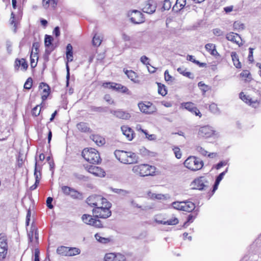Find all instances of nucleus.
Masks as SVG:
<instances>
[{
  "label": "nucleus",
  "instance_id": "obj_11",
  "mask_svg": "<svg viewBox=\"0 0 261 261\" xmlns=\"http://www.w3.org/2000/svg\"><path fill=\"white\" fill-rule=\"evenodd\" d=\"M182 106L184 107L185 109L187 110L195 115L198 116L200 118L201 117L202 115L200 112L195 106L194 103L191 102H185L182 103Z\"/></svg>",
  "mask_w": 261,
  "mask_h": 261
},
{
  "label": "nucleus",
  "instance_id": "obj_21",
  "mask_svg": "<svg viewBox=\"0 0 261 261\" xmlns=\"http://www.w3.org/2000/svg\"><path fill=\"white\" fill-rule=\"evenodd\" d=\"M182 211L191 212L195 208V204L191 201H183Z\"/></svg>",
  "mask_w": 261,
  "mask_h": 261
},
{
  "label": "nucleus",
  "instance_id": "obj_58",
  "mask_svg": "<svg viewBox=\"0 0 261 261\" xmlns=\"http://www.w3.org/2000/svg\"><path fill=\"white\" fill-rule=\"evenodd\" d=\"M195 217L190 214L188 216L187 220L183 225L184 227H187L188 226V223H191L193 222V220L195 219Z\"/></svg>",
  "mask_w": 261,
  "mask_h": 261
},
{
  "label": "nucleus",
  "instance_id": "obj_24",
  "mask_svg": "<svg viewBox=\"0 0 261 261\" xmlns=\"http://www.w3.org/2000/svg\"><path fill=\"white\" fill-rule=\"evenodd\" d=\"M206 50L208 51L211 55L216 56H219V54L216 50V46L213 43H207L205 45Z\"/></svg>",
  "mask_w": 261,
  "mask_h": 261
},
{
  "label": "nucleus",
  "instance_id": "obj_32",
  "mask_svg": "<svg viewBox=\"0 0 261 261\" xmlns=\"http://www.w3.org/2000/svg\"><path fill=\"white\" fill-rule=\"evenodd\" d=\"M76 127L80 131L84 133L89 132L90 129L87 124L85 122H80L78 123Z\"/></svg>",
  "mask_w": 261,
  "mask_h": 261
},
{
  "label": "nucleus",
  "instance_id": "obj_28",
  "mask_svg": "<svg viewBox=\"0 0 261 261\" xmlns=\"http://www.w3.org/2000/svg\"><path fill=\"white\" fill-rule=\"evenodd\" d=\"M41 170H42V167L41 166H40L38 165L37 159L35 158V169H34V175L35 177V179H36L37 176L38 177V179L40 180L41 177Z\"/></svg>",
  "mask_w": 261,
  "mask_h": 261
},
{
  "label": "nucleus",
  "instance_id": "obj_7",
  "mask_svg": "<svg viewBox=\"0 0 261 261\" xmlns=\"http://www.w3.org/2000/svg\"><path fill=\"white\" fill-rule=\"evenodd\" d=\"M128 16L131 22L135 24H140L145 21L143 14L138 10H133L128 13Z\"/></svg>",
  "mask_w": 261,
  "mask_h": 261
},
{
  "label": "nucleus",
  "instance_id": "obj_50",
  "mask_svg": "<svg viewBox=\"0 0 261 261\" xmlns=\"http://www.w3.org/2000/svg\"><path fill=\"white\" fill-rule=\"evenodd\" d=\"M196 150L200 154L203 156H206L208 152L203 148L201 146H197L196 147Z\"/></svg>",
  "mask_w": 261,
  "mask_h": 261
},
{
  "label": "nucleus",
  "instance_id": "obj_38",
  "mask_svg": "<svg viewBox=\"0 0 261 261\" xmlns=\"http://www.w3.org/2000/svg\"><path fill=\"white\" fill-rule=\"evenodd\" d=\"M81 252V251L79 249L77 248H69L68 250V256H74L77 254H79Z\"/></svg>",
  "mask_w": 261,
  "mask_h": 261
},
{
  "label": "nucleus",
  "instance_id": "obj_13",
  "mask_svg": "<svg viewBox=\"0 0 261 261\" xmlns=\"http://www.w3.org/2000/svg\"><path fill=\"white\" fill-rule=\"evenodd\" d=\"M240 98L243 101L254 108L257 107L259 104V101L257 99H252L250 96L245 95L242 92L240 93Z\"/></svg>",
  "mask_w": 261,
  "mask_h": 261
},
{
  "label": "nucleus",
  "instance_id": "obj_56",
  "mask_svg": "<svg viewBox=\"0 0 261 261\" xmlns=\"http://www.w3.org/2000/svg\"><path fill=\"white\" fill-rule=\"evenodd\" d=\"M175 155L177 159H180L181 157V153L180 149L178 147H174L173 149Z\"/></svg>",
  "mask_w": 261,
  "mask_h": 261
},
{
  "label": "nucleus",
  "instance_id": "obj_47",
  "mask_svg": "<svg viewBox=\"0 0 261 261\" xmlns=\"http://www.w3.org/2000/svg\"><path fill=\"white\" fill-rule=\"evenodd\" d=\"M198 86L200 87L201 91L203 92V93H205L209 90V87L203 83L202 82H200L198 84Z\"/></svg>",
  "mask_w": 261,
  "mask_h": 261
},
{
  "label": "nucleus",
  "instance_id": "obj_48",
  "mask_svg": "<svg viewBox=\"0 0 261 261\" xmlns=\"http://www.w3.org/2000/svg\"><path fill=\"white\" fill-rule=\"evenodd\" d=\"M90 110L92 112H102L106 111V110L105 108L101 107H95V106H91L90 107Z\"/></svg>",
  "mask_w": 261,
  "mask_h": 261
},
{
  "label": "nucleus",
  "instance_id": "obj_63",
  "mask_svg": "<svg viewBox=\"0 0 261 261\" xmlns=\"http://www.w3.org/2000/svg\"><path fill=\"white\" fill-rule=\"evenodd\" d=\"M53 201V198L50 197H48L46 199V205L50 209L53 208L54 207L53 205L51 203Z\"/></svg>",
  "mask_w": 261,
  "mask_h": 261
},
{
  "label": "nucleus",
  "instance_id": "obj_17",
  "mask_svg": "<svg viewBox=\"0 0 261 261\" xmlns=\"http://www.w3.org/2000/svg\"><path fill=\"white\" fill-rule=\"evenodd\" d=\"M115 157L121 163L126 164L128 152L123 150H117L114 152Z\"/></svg>",
  "mask_w": 261,
  "mask_h": 261
},
{
  "label": "nucleus",
  "instance_id": "obj_1",
  "mask_svg": "<svg viewBox=\"0 0 261 261\" xmlns=\"http://www.w3.org/2000/svg\"><path fill=\"white\" fill-rule=\"evenodd\" d=\"M184 165L192 171H197L202 168L204 165L203 161L195 156H190L184 162Z\"/></svg>",
  "mask_w": 261,
  "mask_h": 261
},
{
  "label": "nucleus",
  "instance_id": "obj_18",
  "mask_svg": "<svg viewBox=\"0 0 261 261\" xmlns=\"http://www.w3.org/2000/svg\"><path fill=\"white\" fill-rule=\"evenodd\" d=\"M123 134L126 136L127 139L131 141L134 138V132L129 127L127 126H122L121 127Z\"/></svg>",
  "mask_w": 261,
  "mask_h": 261
},
{
  "label": "nucleus",
  "instance_id": "obj_44",
  "mask_svg": "<svg viewBox=\"0 0 261 261\" xmlns=\"http://www.w3.org/2000/svg\"><path fill=\"white\" fill-rule=\"evenodd\" d=\"M53 40V38L51 36L46 35L44 39L45 46L46 47H49L51 44Z\"/></svg>",
  "mask_w": 261,
  "mask_h": 261
},
{
  "label": "nucleus",
  "instance_id": "obj_53",
  "mask_svg": "<svg viewBox=\"0 0 261 261\" xmlns=\"http://www.w3.org/2000/svg\"><path fill=\"white\" fill-rule=\"evenodd\" d=\"M8 248H3L0 247V259H4L5 258L7 253Z\"/></svg>",
  "mask_w": 261,
  "mask_h": 261
},
{
  "label": "nucleus",
  "instance_id": "obj_42",
  "mask_svg": "<svg viewBox=\"0 0 261 261\" xmlns=\"http://www.w3.org/2000/svg\"><path fill=\"white\" fill-rule=\"evenodd\" d=\"M95 238L97 240V241L103 244H106L110 241L109 239L102 237L98 233H96L95 234Z\"/></svg>",
  "mask_w": 261,
  "mask_h": 261
},
{
  "label": "nucleus",
  "instance_id": "obj_31",
  "mask_svg": "<svg viewBox=\"0 0 261 261\" xmlns=\"http://www.w3.org/2000/svg\"><path fill=\"white\" fill-rule=\"evenodd\" d=\"M72 198L74 199H82L83 194L75 189L72 188L69 195Z\"/></svg>",
  "mask_w": 261,
  "mask_h": 261
},
{
  "label": "nucleus",
  "instance_id": "obj_45",
  "mask_svg": "<svg viewBox=\"0 0 261 261\" xmlns=\"http://www.w3.org/2000/svg\"><path fill=\"white\" fill-rule=\"evenodd\" d=\"M182 204H183V201L181 202H178V201H175L173 202L172 203V205L173 207L176 210H180L182 211Z\"/></svg>",
  "mask_w": 261,
  "mask_h": 261
},
{
  "label": "nucleus",
  "instance_id": "obj_55",
  "mask_svg": "<svg viewBox=\"0 0 261 261\" xmlns=\"http://www.w3.org/2000/svg\"><path fill=\"white\" fill-rule=\"evenodd\" d=\"M165 80L167 82H172L174 80L173 77L169 74L168 70H166L164 73Z\"/></svg>",
  "mask_w": 261,
  "mask_h": 261
},
{
  "label": "nucleus",
  "instance_id": "obj_34",
  "mask_svg": "<svg viewBox=\"0 0 261 261\" xmlns=\"http://www.w3.org/2000/svg\"><path fill=\"white\" fill-rule=\"evenodd\" d=\"M177 70L179 73L182 74L183 75H184L186 77H188L190 79L194 78V76H193V74L191 72H189V71H186V70L185 69L182 67H179V68H177Z\"/></svg>",
  "mask_w": 261,
  "mask_h": 261
},
{
  "label": "nucleus",
  "instance_id": "obj_19",
  "mask_svg": "<svg viewBox=\"0 0 261 261\" xmlns=\"http://www.w3.org/2000/svg\"><path fill=\"white\" fill-rule=\"evenodd\" d=\"M226 38L233 43H236L237 44L239 45V42L241 40L240 36L237 34L234 33L233 32H230L226 35Z\"/></svg>",
  "mask_w": 261,
  "mask_h": 261
},
{
  "label": "nucleus",
  "instance_id": "obj_15",
  "mask_svg": "<svg viewBox=\"0 0 261 261\" xmlns=\"http://www.w3.org/2000/svg\"><path fill=\"white\" fill-rule=\"evenodd\" d=\"M87 171L96 176L104 177L105 175V172L103 170L99 167L90 165L87 167Z\"/></svg>",
  "mask_w": 261,
  "mask_h": 261
},
{
  "label": "nucleus",
  "instance_id": "obj_5",
  "mask_svg": "<svg viewBox=\"0 0 261 261\" xmlns=\"http://www.w3.org/2000/svg\"><path fill=\"white\" fill-rule=\"evenodd\" d=\"M192 189L205 190L208 187V181L204 176H200L195 179L191 183Z\"/></svg>",
  "mask_w": 261,
  "mask_h": 261
},
{
  "label": "nucleus",
  "instance_id": "obj_4",
  "mask_svg": "<svg viewBox=\"0 0 261 261\" xmlns=\"http://www.w3.org/2000/svg\"><path fill=\"white\" fill-rule=\"evenodd\" d=\"M104 205L105 207L101 205L93 209L92 212L95 215V217L107 219L111 215V211L110 210L111 203L107 201V203H105Z\"/></svg>",
  "mask_w": 261,
  "mask_h": 261
},
{
  "label": "nucleus",
  "instance_id": "obj_54",
  "mask_svg": "<svg viewBox=\"0 0 261 261\" xmlns=\"http://www.w3.org/2000/svg\"><path fill=\"white\" fill-rule=\"evenodd\" d=\"M171 6V3L169 0H165L164 2L163 9L164 10H168Z\"/></svg>",
  "mask_w": 261,
  "mask_h": 261
},
{
  "label": "nucleus",
  "instance_id": "obj_20",
  "mask_svg": "<svg viewBox=\"0 0 261 261\" xmlns=\"http://www.w3.org/2000/svg\"><path fill=\"white\" fill-rule=\"evenodd\" d=\"M128 154L126 164H135L138 162L139 157L136 153L133 152H128Z\"/></svg>",
  "mask_w": 261,
  "mask_h": 261
},
{
  "label": "nucleus",
  "instance_id": "obj_59",
  "mask_svg": "<svg viewBox=\"0 0 261 261\" xmlns=\"http://www.w3.org/2000/svg\"><path fill=\"white\" fill-rule=\"evenodd\" d=\"M228 168H226V169L221 173L216 178V181L219 182L221 181V180L223 179L224 176L225 174L227 172Z\"/></svg>",
  "mask_w": 261,
  "mask_h": 261
},
{
  "label": "nucleus",
  "instance_id": "obj_49",
  "mask_svg": "<svg viewBox=\"0 0 261 261\" xmlns=\"http://www.w3.org/2000/svg\"><path fill=\"white\" fill-rule=\"evenodd\" d=\"M33 80L31 77L27 79L24 85V88L26 89H30L32 86Z\"/></svg>",
  "mask_w": 261,
  "mask_h": 261
},
{
  "label": "nucleus",
  "instance_id": "obj_22",
  "mask_svg": "<svg viewBox=\"0 0 261 261\" xmlns=\"http://www.w3.org/2000/svg\"><path fill=\"white\" fill-rule=\"evenodd\" d=\"M39 87V88L42 89L43 90V93H44V94L42 95V99L43 100H44L49 95L50 90L49 87L46 84L44 83H40Z\"/></svg>",
  "mask_w": 261,
  "mask_h": 261
},
{
  "label": "nucleus",
  "instance_id": "obj_8",
  "mask_svg": "<svg viewBox=\"0 0 261 261\" xmlns=\"http://www.w3.org/2000/svg\"><path fill=\"white\" fill-rule=\"evenodd\" d=\"M82 221L86 224L90 225L95 227L101 228L102 224L101 221L96 218H94L92 216L88 214H84L82 217Z\"/></svg>",
  "mask_w": 261,
  "mask_h": 261
},
{
  "label": "nucleus",
  "instance_id": "obj_51",
  "mask_svg": "<svg viewBox=\"0 0 261 261\" xmlns=\"http://www.w3.org/2000/svg\"><path fill=\"white\" fill-rule=\"evenodd\" d=\"M233 28L237 30H243L244 29V25L240 21H235L233 23Z\"/></svg>",
  "mask_w": 261,
  "mask_h": 261
},
{
  "label": "nucleus",
  "instance_id": "obj_61",
  "mask_svg": "<svg viewBox=\"0 0 261 261\" xmlns=\"http://www.w3.org/2000/svg\"><path fill=\"white\" fill-rule=\"evenodd\" d=\"M253 50H254V49L250 47L249 48V53L248 59V60L251 63H252L254 61L253 57Z\"/></svg>",
  "mask_w": 261,
  "mask_h": 261
},
{
  "label": "nucleus",
  "instance_id": "obj_35",
  "mask_svg": "<svg viewBox=\"0 0 261 261\" xmlns=\"http://www.w3.org/2000/svg\"><path fill=\"white\" fill-rule=\"evenodd\" d=\"M240 76L244 79V80L248 82L251 79V76L250 72L248 70H243L241 73Z\"/></svg>",
  "mask_w": 261,
  "mask_h": 261
},
{
  "label": "nucleus",
  "instance_id": "obj_26",
  "mask_svg": "<svg viewBox=\"0 0 261 261\" xmlns=\"http://www.w3.org/2000/svg\"><path fill=\"white\" fill-rule=\"evenodd\" d=\"M231 57L234 66L237 68L241 67V64L239 59V56L235 51H232L231 53Z\"/></svg>",
  "mask_w": 261,
  "mask_h": 261
},
{
  "label": "nucleus",
  "instance_id": "obj_2",
  "mask_svg": "<svg viewBox=\"0 0 261 261\" xmlns=\"http://www.w3.org/2000/svg\"><path fill=\"white\" fill-rule=\"evenodd\" d=\"M132 171L134 173L141 176H146L152 175L155 172V168L148 164H140L134 166L133 167Z\"/></svg>",
  "mask_w": 261,
  "mask_h": 261
},
{
  "label": "nucleus",
  "instance_id": "obj_41",
  "mask_svg": "<svg viewBox=\"0 0 261 261\" xmlns=\"http://www.w3.org/2000/svg\"><path fill=\"white\" fill-rule=\"evenodd\" d=\"M158 92L162 96H165L167 94V91L164 85L158 83Z\"/></svg>",
  "mask_w": 261,
  "mask_h": 261
},
{
  "label": "nucleus",
  "instance_id": "obj_3",
  "mask_svg": "<svg viewBox=\"0 0 261 261\" xmlns=\"http://www.w3.org/2000/svg\"><path fill=\"white\" fill-rule=\"evenodd\" d=\"M82 156L91 164H97L101 162L99 153L94 148L84 149L82 152Z\"/></svg>",
  "mask_w": 261,
  "mask_h": 261
},
{
  "label": "nucleus",
  "instance_id": "obj_23",
  "mask_svg": "<svg viewBox=\"0 0 261 261\" xmlns=\"http://www.w3.org/2000/svg\"><path fill=\"white\" fill-rule=\"evenodd\" d=\"M148 105H146L143 102L138 103V107L141 112L146 114L151 113V111L150 108L151 104L150 102H148Z\"/></svg>",
  "mask_w": 261,
  "mask_h": 261
},
{
  "label": "nucleus",
  "instance_id": "obj_52",
  "mask_svg": "<svg viewBox=\"0 0 261 261\" xmlns=\"http://www.w3.org/2000/svg\"><path fill=\"white\" fill-rule=\"evenodd\" d=\"M40 112L41 107L39 106H37L33 109L32 114L35 116H37L40 114Z\"/></svg>",
  "mask_w": 261,
  "mask_h": 261
},
{
  "label": "nucleus",
  "instance_id": "obj_27",
  "mask_svg": "<svg viewBox=\"0 0 261 261\" xmlns=\"http://www.w3.org/2000/svg\"><path fill=\"white\" fill-rule=\"evenodd\" d=\"M147 195L152 199L163 200L167 198V195L152 193L151 192H148Z\"/></svg>",
  "mask_w": 261,
  "mask_h": 261
},
{
  "label": "nucleus",
  "instance_id": "obj_33",
  "mask_svg": "<svg viewBox=\"0 0 261 261\" xmlns=\"http://www.w3.org/2000/svg\"><path fill=\"white\" fill-rule=\"evenodd\" d=\"M69 247L65 246H60L57 249V252L58 254L64 255L68 256Z\"/></svg>",
  "mask_w": 261,
  "mask_h": 261
},
{
  "label": "nucleus",
  "instance_id": "obj_46",
  "mask_svg": "<svg viewBox=\"0 0 261 261\" xmlns=\"http://www.w3.org/2000/svg\"><path fill=\"white\" fill-rule=\"evenodd\" d=\"M72 189V188L66 186H63L61 187V190L62 192L66 196L69 195Z\"/></svg>",
  "mask_w": 261,
  "mask_h": 261
},
{
  "label": "nucleus",
  "instance_id": "obj_10",
  "mask_svg": "<svg viewBox=\"0 0 261 261\" xmlns=\"http://www.w3.org/2000/svg\"><path fill=\"white\" fill-rule=\"evenodd\" d=\"M105 261H125L124 255L120 253H108L105 256Z\"/></svg>",
  "mask_w": 261,
  "mask_h": 261
},
{
  "label": "nucleus",
  "instance_id": "obj_62",
  "mask_svg": "<svg viewBox=\"0 0 261 261\" xmlns=\"http://www.w3.org/2000/svg\"><path fill=\"white\" fill-rule=\"evenodd\" d=\"M142 132L145 135L146 137L149 140H153L156 138L154 135H149L146 130H142Z\"/></svg>",
  "mask_w": 261,
  "mask_h": 261
},
{
  "label": "nucleus",
  "instance_id": "obj_6",
  "mask_svg": "<svg viewBox=\"0 0 261 261\" xmlns=\"http://www.w3.org/2000/svg\"><path fill=\"white\" fill-rule=\"evenodd\" d=\"M88 205L91 206H100L107 203V200L101 196L93 195L90 196L86 200Z\"/></svg>",
  "mask_w": 261,
  "mask_h": 261
},
{
  "label": "nucleus",
  "instance_id": "obj_36",
  "mask_svg": "<svg viewBox=\"0 0 261 261\" xmlns=\"http://www.w3.org/2000/svg\"><path fill=\"white\" fill-rule=\"evenodd\" d=\"M102 39L100 36L95 34L93 38L92 43L94 46H98L100 45Z\"/></svg>",
  "mask_w": 261,
  "mask_h": 261
},
{
  "label": "nucleus",
  "instance_id": "obj_40",
  "mask_svg": "<svg viewBox=\"0 0 261 261\" xmlns=\"http://www.w3.org/2000/svg\"><path fill=\"white\" fill-rule=\"evenodd\" d=\"M209 110L211 112L215 114H218L220 113L217 105L214 103L210 105Z\"/></svg>",
  "mask_w": 261,
  "mask_h": 261
},
{
  "label": "nucleus",
  "instance_id": "obj_64",
  "mask_svg": "<svg viewBox=\"0 0 261 261\" xmlns=\"http://www.w3.org/2000/svg\"><path fill=\"white\" fill-rule=\"evenodd\" d=\"M10 23L12 25H14V27H15V31H16V22L15 21V15L13 12H12L11 14V18L10 19Z\"/></svg>",
  "mask_w": 261,
  "mask_h": 261
},
{
  "label": "nucleus",
  "instance_id": "obj_16",
  "mask_svg": "<svg viewBox=\"0 0 261 261\" xmlns=\"http://www.w3.org/2000/svg\"><path fill=\"white\" fill-rule=\"evenodd\" d=\"M110 113L116 117L122 119L128 120L131 117L129 113L122 110H111Z\"/></svg>",
  "mask_w": 261,
  "mask_h": 261
},
{
  "label": "nucleus",
  "instance_id": "obj_29",
  "mask_svg": "<svg viewBox=\"0 0 261 261\" xmlns=\"http://www.w3.org/2000/svg\"><path fill=\"white\" fill-rule=\"evenodd\" d=\"M110 189L112 192L119 194L120 196L122 197L126 196L128 194L130 193V192L129 191H127L123 189L113 188H111Z\"/></svg>",
  "mask_w": 261,
  "mask_h": 261
},
{
  "label": "nucleus",
  "instance_id": "obj_9",
  "mask_svg": "<svg viewBox=\"0 0 261 261\" xmlns=\"http://www.w3.org/2000/svg\"><path fill=\"white\" fill-rule=\"evenodd\" d=\"M198 135L202 137L210 138L216 135L215 131L208 125L201 127L198 132Z\"/></svg>",
  "mask_w": 261,
  "mask_h": 261
},
{
  "label": "nucleus",
  "instance_id": "obj_14",
  "mask_svg": "<svg viewBox=\"0 0 261 261\" xmlns=\"http://www.w3.org/2000/svg\"><path fill=\"white\" fill-rule=\"evenodd\" d=\"M156 10V5L152 1H146L143 5L142 10L144 12L152 14Z\"/></svg>",
  "mask_w": 261,
  "mask_h": 261
},
{
  "label": "nucleus",
  "instance_id": "obj_30",
  "mask_svg": "<svg viewBox=\"0 0 261 261\" xmlns=\"http://www.w3.org/2000/svg\"><path fill=\"white\" fill-rule=\"evenodd\" d=\"M91 139L98 146L102 145L105 143V139L98 135H93Z\"/></svg>",
  "mask_w": 261,
  "mask_h": 261
},
{
  "label": "nucleus",
  "instance_id": "obj_43",
  "mask_svg": "<svg viewBox=\"0 0 261 261\" xmlns=\"http://www.w3.org/2000/svg\"><path fill=\"white\" fill-rule=\"evenodd\" d=\"M125 74L127 75V77L132 81H135L137 77L136 73L132 71V70H126L125 71Z\"/></svg>",
  "mask_w": 261,
  "mask_h": 261
},
{
  "label": "nucleus",
  "instance_id": "obj_25",
  "mask_svg": "<svg viewBox=\"0 0 261 261\" xmlns=\"http://www.w3.org/2000/svg\"><path fill=\"white\" fill-rule=\"evenodd\" d=\"M186 4V0H176L173 6V10L178 12L184 8Z\"/></svg>",
  "mask_w": 261,
  "mask_h": 261
},
{
  "label": "nucleus",
  "instance_id": "obj_39",
  "mask_svg": "<svg viewBox=\"0 0 261 261\" xmlns=\"http://www.w3.org/2000/svg\"><path fill=\"white\" fill-rule=\"evenodd\" d=\"M0 247L8 248L6 237L3 234H0Z\"/></svg>",
  "mask_w": 261,
  "mask_h": 261
},
{
  "label": "nucleus",
  "instance_id": "obj_37",
  "mask_svg": "<svg viewBox=\"0 0 261 261\" xmlns=\"http://www.w3.org/2000/svg\"><path fill=\"white\" fill-rule=\"evenodd\" d=\"M160 223L161 224L164 225H176L178 223V220L176 218H173L166 221V222H160Z\"/></svg>",
  "mask_w": 261,
  "mask_h": 261
},
{
  "label": "nucleus",
  "instance_id": "obj_60",
  "mask_svg": "<svg viewBox=\"0 0 261 261\" xmlns=\"http://www.w3.org/2000/svg\"><path fill=\"white\" fill-rule=\"evenodd\" d=\"M7 50L9 54H11L12 51V43L11 41H8L6 42Z\"/></svg>",
  "mask_w": 261,
  "mask_h": 261
},
{
  "label": "nucleus",
  "instance_id": "obj_12",
  "mask_svg": "<svg viewBox=\"0 0 261 261\" xmlns=\"http://www.w3.org/2000/svg\"><path fill=\"white\" fill-rule=\"evenodd\" d=\"M103 86L105 88L112 89L116 91H121L123 93H126L128 90V89L121 84L115 83H103Z\"/></svg>",
  "mask_w": 261,
  "mask_h": 261
},
{
  "label": "nucleus",
  "instance_id": "obj_57",
  "mask_svg": "<svg viewBox=\"0 0 261 261\" xmlns=\"http://www.w3.org/2000/svg\"><path fill=\"white\" fill-rule=\"evenodd\" d=\"M213 34L216 36H221L223 35V32L218 28H216L213 30Z\"/></svg>",
  "mask_w": 261,
  "mask_h": 261
}]
</instances>
